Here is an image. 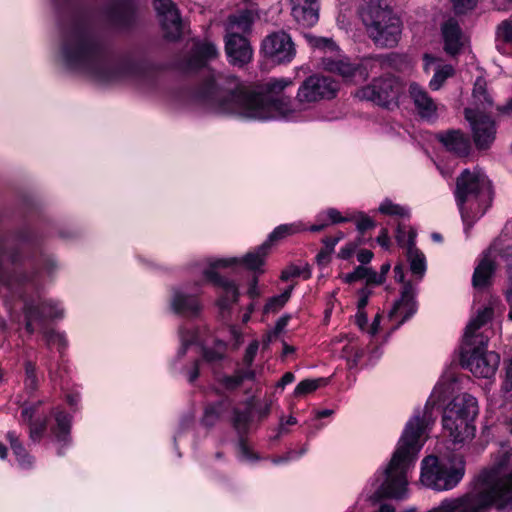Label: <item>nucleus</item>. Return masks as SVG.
I'll list each match as a JSON object with an SVG mask.
<instances>
[{"label":"nucleus","mask_w":512,"mask_h":512,"mask_svg":"<svg viewBox=\"0 0 512 512\" xmlns=\"http://www.w3.org/2000/svg\"><path fill=\"white\" fill-rule=\"evenodd\" d=\"M51 1L59 23L60 55L68 70L85 72L102 83L126 77L145 79L158 70L155 63L130 56H124L117 65H112L105 45L94 34L86 11L76 0Z\"/></svg>","instance_id":"nucleus-1"},{"label":"nucleus","mask_w":512,"mask_h":512,"mask_svg":"<svg viewBox=\"0 0 512 512\" xmlns=\"http://www.w3.org/2000/svg\"><path fill=\"white\" fill-rule=\"evenodd\" d=\"M196 96L219 114L245 120L277 119L291 111L284 99L272 98L239 82L226 87L213 77L204 80Z\"/></svg>","instance_id":"nucleus-2"},{"label":"nucleus","mask_w":512,"mask_h":512,"mask_svg":"<svg viewBox=\"0 0 512 512\" xmlns=\"http://www.w3.org/2000/svg\"><path fill=\"white\" fill-rule=\"evenodd\" d=\"M424 430V419L417 412L406 423L388 465L376 479L379 481L380 478H384L370 497L373 501L399 499L405 493L408 485L407 474L414 467L422 448L420 438Z\"/></svg>","instance_id":"nucleus-3"},{"label":"nucleus","mask_w":512,"mask_h":512,"mask_svg":"<svg viewBox=\"0 0 512 512\" xmlns=\"http://www.w3.org/2000/svg\"><path fill=\"white\" fill-rule=\"evenodd\" d=\"M44 236L31 226L0 232V275L4 274V260L20 272L32 277L40 273L52 274L57 269L56 259L43 251Z\"/></svg>","instance_id":"nucleus-4"},{"label":"nucleus","mask_w":512,"mask_h":512,"mask_svg":"<svg viewBox=\"0 0 512 512\" xmlns=\"http://www.w3.org/2000/svg\"><path fill=\"white\" fill-rule=\"evenodd\" d=\"M44 404V400L21 403L19 423L28 427L30 440L33 443H39L48 430L50 417H53L55 424L50 427V433L53 441L58 445L57 455L63 457L72 445L73 416L61 405L52 407L48 413L41 411Z\"/></svg>","instance_id":"nucleus-5"},{"label":"nucleus","mask_w":512,"mask_h":512,"mask_svg":"<svg viewBox=\"0 0 512 512\" xmlns=\"http://www.w3.org/2000/svg\"><path fill=\"white\" fill-rule=\"evenodd\" d=\"M511 455L503 453L490 468L481 470L466 492L487 512L493 506L498 511L512 510V471L500 476L510 463Z\"/></svg>","instance_id":"nucleus-6"},{"label":"nucleus","mask_w":512,"mask_h":512,"mask_svg":"<svg viewBox=\"0 0 512 512\" xmlns=\"http://www.w3.org/2000/svg\"><path fill=\"white\" fill-rule=\"evenodd\" d=\"M270 249L265 243H262L254 251L248 252L241 260L237 258L229 259H216L210 262L209 267L204 269L203 276L205 280L215 288L221 289V293L216 299V306L222 311H229L233 305L236 304L240 297V292L237 284L217 272L219 268H227L243 265L250 271L262 272V266L265 264Z\"/></svg>","instance_id":"nucleus-7"},{"label":"nucleus","mask_w":512,"mask_h":512,"mask_svg":"<svg viewBox=\"0 0 512 512\" xmlns=\"http://www.w3.org/2000/svg\"><path fill=\"white\" fill-rule=\"evenodd\" d=\"M358 14L369 38L377 47L397 46L402 33V21L388 0H361Z\"/></svg>","instance_id":"nucleus-8"},{"label":"nucleus","mask_w":512,"mask_h":512,"mask_svg":"<svg viewBox=\"0 0 512 512\" xmlns=\"http://www.w3.org/2000/svg\"><path fill=\"white\" fill-rule=\"evenodd\" d=\"M479 413L477 399L468 393L454 397L444 408L442 425L455 443H463L475 436V418Z\"/></svg>","instance_id":"nucleus-9"},{"label":"nucleus","mask_w":512,"mask_h":512,"mask_svg":"<svg viewBox=\"0 0 512 512\" xmlns=\"http://www.w3.org/2000/svg\"><path fill=\"white\" fill-rule=\"evenodd\" d=\"M465 475V462L457 465L448 463L435 455L426 456L421 463L422 484L435 491H448L455 488Z\"/></svg>","instance_id":"nucleus-10"},{"label":"nucleus","mask_w":512,"mask_h":512,"mask_svg":"<svg viewBox=\"0 0 512 512\" xmlns=\"http://www.w3.org/2000/svg\"><path fill=\"white\" fill-rule=\"evenodd\" d=\"M488 342V337L479 335L476 341H470L471 344L462 343L460 364L476 377L490 378L498 369L500 355L487 350Z\"/></svg>","instance_id":"nucleus-11"},{"label":"nucleus","mask_w":512,"mask_h":512,"mask_svg":"<svg viewBox=\"0 0 512 512\" xmlns=\"http://www.w3.org/2000/svg\"><path fill=\"white\" fill-rule=\"evenodd\" d=\"M403 91L404 86L400 78L387 74L373 79L370 84L362 87L357 96L379 107L392 110L399 106V97Z\"/></svg>","instance_id":"nucleus-12"},{"label":"nucleus","mask_w":512,"mask_h":512,"mask_svg":"<svg viewBox=\"0 0 512 512\" xmlns=\"http://www.w3.org/2000/svg\"><path fill=\"white\" fill-rule=\"evenodd\" d=\"M260 54L272 64H288L294 59L296 48L290 34L284 30H279L263 38Z\"/></svg>","instance_id":"nucleus-13"},{"label":"nucleus","mask_w":512,"mask_h":512,"mask_svg":"<svg viewBox=\"0 0 512 512\" xmlns=\"http://www.w3.org/2000/svg\"><path fill=\"white\" fill-rule=\"evenodd\" d=\"M338 90L339 83L332 76L313 74L301 83L296 98L301 103H312L332 99Z\"/></svg>","instance_id":"nucleus-14"},{"label":"nucleus","mask_w":512,"mask_h":512,"mask_svg":"<svg viewBox=\"0 0 512 512\" xmlns=\"http://www.w3.org/2000/svg\"><path fill=\"white\" fill-rule=\"evenodd\" d=\"M105 16L114 29L130 32L139 24V0H112Z\"/></svg>","instance_id":"nucleus-15"},{"label":"nucleus","mask_w":512,"mask_h":512,"mask_svg":"<svg viewBox=\"0 0 512 512\" xmlns=\"http://www.w3.org/2000/svg\"><path fill=\"white\" fill-rule=\"evenodd\" d=\"M465 119L470 123L475 146L479 150L490 148L495 140L496 124L488 114L466 108Z\"/></svg>","instance_id":"nucleus-16"},{"label":"nucleus","mask_w":512,"mask_h":512,"mask_svg":"<svg viewBox=\"0 0 512 512\" xmlns=\"http://www.w3.org/2000/svg\"><path fill=\"white\" fill-rule=\"evenodd\" d=\"M488 186L489 181L484 175L464 169L456 178L454 196L457 206L466 204L469 199L477 200Z\"/></svg>","instance_id":"nucleus-17"},{"label":"nucleus","mask_w":512,"mask_h":512,"mask_svg":"<svg viewBox=\"0 0 512 512\" xmlns=\"http://www.w3.org/2000/svg\"><path fill=\"white\" fill-rule=\"evenodd\" d=\"M224 42L225 54L230 65L242 68L251 62L253 49L247 37L239 33H227Z\"/></svg>","instance_id":"nucleus-18"},{"label":"nucleus","mask_w":512,"mask_h":512,"mask_svg":"<svg viewBox=\"0 0 512 512\" xmlns=\"http://www.w3.org/2000/svg\"><path fill=\"white\" fill-rule=\"evenodd\" d=\"M436 139L450 153L459 158L467 157L471 151V141L460 129H449L437 133Z\"/></svg>","instance_id":"nucleus-19"},{"label":"nucleus","mask_w":512,"mask_h":512,"mask_svg":"<svg viewBox=\"0 0 512 512\" xmlns=\"http://www.w3.org/2000/svg\"><path fill=\"white\" fill-rule=\"evenodd\" d=\"M218 49L212 42H202L194 46L190 56L184 61L183 68L187 72H198L218 56Z\"/></svg>","instance_id":"nucleus-20"},{"label":"nucleus","mask_w":512,"mask_h":512,"mask_svg":"<svg viewBox=\"0 0 512 512\" xmlns=\"http://www.w3.org/2000/svg\"><path fill=\"white\" fill-rule=\"evenodd\" d=\"M441 35L443 39V49L450 56L458 55L463 46V31L458 21L450 17L441 25Z\"/></svg>","instance_id":"nucleus-21"},{"label":"nucleus","mask_w":512,"mask_h":512,"mask_svg":"<svg viewBox=\"0 0 512 512\" xmlns=\"http://www.w3.org/2000/svg\"><path fill=\"white\" fill-rule=\"evenodd\" d=\"M497 270V263L490 254L483 253L478 260L472 275V286L475 290L484 291L492 286L493 278Z\"/></svg>","instance_id":"nucleus-22"},{"label":"nucleus","mask_w":512,"mask_h":512,"mask_svg":"<svg viewBox=\"0 0 512 512\" xmlns=\"http://www.w3.org/2000/svg\"><path fill=\"white\" fill-rule=\"evenodd\" d=\"M171 308L177 315L197 317L202 311V304L197 294L175 290L171 300Z\"/></svg>","instance_id":"nucleus-23"},{"label":"nucleus","mask_w":512,"mask_h":512,"mask_svg":"<svg viewBox=\"0 0 512 512\" xmlns=\"http://www.w3.org/2000/svg\"><path fill=\"white\" fill-rule=\"evenodd\" d=\"M26 303L30 307H34L38 309L39 315V329L42 332L44 329L48 328V322L50 320L61 319L63 318V309L58 306V303L51 299H38L36 300H27Z\"/></svg>","instance_id":"nucleus-24"},{"label":"nucleus","mask_w":512,"mask_h":512,"mask_svg":"<svg viewBox=\"0 0 512 512\" xmlns=\"http://www.w3.org/2000/svg\"><path fill=\"white\" fill-rule=\"evenodd\" d=\"M402 307L406 308V311L400 321V324H403L411 317H413L418 309V304L415 299V290L413 284L410 281L404 283L401 290V297L393 304L389 316H395Z\"/></svg>","instance_id":"nucleus-25"},{"label":"nucleus","mask_w":512,"mask_h":512,"mask_svg":"<svg viewBox=\"0 0 512 512\" xmlns=\"http://www.w3.org/2000/svg\"><path fill=\"white\" fill-rule=\"evenodd\" d=\"M409 94L421 118L429 119L436 115L437 106L434 100L418 83L412 82L410 84Z\"/></svg>","instance_id":"nucleus-26"},{"label":"nucleus","mask_w":512,"mask_h":512,"mask_svg":"<svg viewBox=\"0 0 512 512\" xmlns=\"http://www.w3.org/2000/svg\"><path fill=\"white\" fill-rule=\"evenodd\" d=\"M6 440L10 444V448L18 467L23 470L32 469L35 464V457L27 451L16 431H8L6 434Z\"/></svg>","instance_id":"nucleus-27"},{"label":"nucleus","mask_w":512,"mask_h":512,"mask_svg":"<svg viewBox=\"0 0 512 512\" xmlns=\"http://www.w3.org/2000/svg\"><path fill=\"white\" fill-rule=\"evenodd\" d=\"M255 409L254 398H250L245 402V408L233 409L232 427L238 436H247L249 433L250 425L253 421V411Z\"/></svg>","instance_id":"nucleus-28"},{"label":"nucleus","mask_w":512,"mask_h":512,"mask_svg":"<svg viewBox=\"0 0 512 512\" xmlns=\"http://www.w3.org/2000/svg\"><path fill=\"white\" fill-rule=\"evenodd\" d=\"M216 393L222 396L221 399L208 403L201 419L202 425L207 428L213 427L231 405V400L227 395H222L219 389H216Z\"/></svg>","instance_id":"nucleus-29"},{"label":"nucleus","mask_w":512,"mask_h":512,"mask_svg":"<svg viewBox=\"0 0 512 512\" xmlns=\"http://www.w3.org/2000/svg\"><path fill=\"white\" fill-rule=\"evenodd\" d=\"M327 70L343 77L346 81H353L356 76L360 78L368 75L366 68L348 60H330L326 64Z\"/></svg>","instance_id":"nucleus-30"},{"label":"nucleus","mask_w":512,"mask_h":512,"mask_svg":"<svg viewBox=\"0 0 512 512\" xmlns=\"http://www.w3.org/2000/svg\"><path fill=\"white\" fill-rule=\"evenodd\" d=\"M494 309L490 306L478 310L477 315L472 318L465 328L463 336L464 343L471 344L470 341H476L481 333H476L481 327L486 325L493 317Z\"/></svg>","instance_id":"nucleus-31"},{"label":"nucleus","mask_w":512,"mask_h":512,"mask_svg":"<svg viewBox=\"0 0 512 512\" xmlns=\"http://www.w3.org/2000/svg\"><path fill=\"white\" fill-rule=\"evenodd\" d=\"M160 24L166 40L177 41L181 38L182 20L179 10L160 17Z\"/></svg>","instance_id":"nucleus-32"},{"label":"nucleus","mask_w":512,"mask_h":512,"mask_svg":"<svg viewBox=\"0 0 512 512\" xmlns=\"http://www.w3.org/2000/svg\"><path fill=\"white\" fill-rule=\"evenodd\" d=\"M304 230H306V228L300 222L280 224L273 229L264 243L271 249L272 245Z\"/></svg>","instance_id":"nucleus-33"},{"label":"nucleus","mask_w":512,"mask_h":512,"mask_svg":"<svg viewBox=\"0 0 512 512\" xmlns=\"http://www.w3.org/2000/svg\"><path fill=\"white\" fill-rule=\"evenodd\" d=\"M294 18L305 27H313L319 21V4L294 5L292 8Z\"/></svg>","instance_id":"nucleus-34"},{"label":"nucleus","mask_w":512,"mask_h":512,"mask_svg":"<svg viewBox=\"0 0 512 512\" xmlns=\"http://www.w3.org/2000/svg\"><path fill=\"white\" fill-rule=\"evenodd\" d=\"M24 366V385L25 389L30 395H33L39 389L38 368L35 361L26 359L23 363Z\"/></svg>","instance_id":"nucleus-35"},{"label":"nucleus","mask_w":512,"mask_h":512,"mask_svg":"<svg viewBox=\"0 0 512 512\" xmlns=\"http://www.w3.org/2000/svg\"><path fill=\"white\" fill-rule=\"evenodd\" d=\"M227 343L221 339L214 340V347H202V358L205 362L209 364H214L216 362H220L224 360L226 356Z\"/></svg>","instance_id":"nucleus-36"},{"label":"nucleus","mask_w":512,"mask_h":512,"mask_svg":"<svg viewBox=\"0 0 512 512\" xmlns=\"http://www.w3.org/2000/svg\"><path fill=\"white\" fill-rule=\"evenodd\" d=\"M329 383L328 378L319 377L315 379H304L300 381L294 389V396L301 397L316 391L322 386H326Z\"/></svg>","instance_id":"nucleus-37"},{"label":"nucleus","mask_w":512,"mask_h":512,"mask_svg":"<svg viewBox=\"0 0 512 512\" xmlns=\"http://www.w3.org/2000/svg\"><path fill=\"white\" fill-rule=\"evenodd\" d=\"M229 23L244 33L250 32L254 23V13L249 9L241 10L237 14L229 16Z\"/></svg>","instance_id":"nucleus-38"},{"label":"nucleus","mask_w":512,"mask_h":512,"mask_svg":"<svg viewBox=\"0 0 512 512\" xmlns=\"http://www.w3.org/2000/svg\"><path fill=\"white\" fill-rule=\"evenodd\" d=\"M408 259L412 274L422 278L427 269L425 255L420 250L415 249L411 253L408 252Z\"/></svg>","instance_id":"nucleus-39"},{"label":"nucleus","mask_w":512,"mask_h":512,"mask_svg":"<svg viewBox=\"0 0 512 512\" xmlns=\"http://www.w3.org/2000/svg\"><path fill=\"white\" fill-rule=\"evenodd\" d=\"M321 242L323 247L318 251L315 259L319 266H327L331 262V255L337 245V239H330L328 236H325Z\"/></svg>","instance_id":"nucleus-40"},{"label":"nucleus","mask_w":512,"mask_h":512,"mask_svg":"<svg viewBox=\"0 0 512 512\" xmlns=\"http://www.w3.org/2000/svg\"><path fill=\"white\" fill-rule=\"evenodd\" d=\"M376 62L379 63L382 69H394L400 70L404 57L401 54L391 52L388 54H379L373 58Z\"/></svg>","instance_id":"nucleus-41"},{"label":"nucleus","mask_w":512,"mask_h":512,"mask_svg":"<svg viewBox=\"0 0 512 512\" xmlns=\"http://www.w3.org/2000/svg\"><path fill=\"white\" fill-rule=\"evenodd\" d=\"M311 276L312 271L308 264L304 267L290 264L281 272L280 279L285 282L296 277H302L304 280H309Z\"/></svg>","instance_id":"nucleus-42"},{"label":"nucleus","mask_w":512,"mask_h":512,"mask_svg":"<svg viewBox=\"0 0 512 512\" xmlns=\"http://www.w3.org/2000/svg\"><path fill=\"white\" fill-rule=\"evenodd\" d=\"M473 97L484 105V108H491L493 106V99L487 91L485 80L482 78H477L474 84Z\"/></svg>","instance_id":"nucleus-43"},{"label":"nucleus","mask_w":512,"mask_h":512,"mask_svg":"<svg viewBox=\"0 0 512 512\" xmlns=\"http://www.w3.org/2000/svg\"><path fill=\"white\" fill-rule=\"evenodd\" d=\"M453 74L454 69L451 65L448 64L436 69L434 75L432 76L429 82V87L434 91L439 90L445 83V81L449 77L453 76Z\"/></svg>","instance_id":"nucleus-44"},{"label":"nucleus","mask_w":512,"mask_h":512,"mask_svg":"<svg viewBox=\"0 0 512 512\" xmlns=\"http://www.w3.org/2000/svg\"><path fill=\"white\" fill-rule=\"evenodd\" d=\"M41 333L48 345L57 344V348L60 353H63L67 348L68 340L64 333L57 332L52 328L44 329Z\"/></svg>","instance_id":"nucleus-45"},{"label":"nucleus","mask_w":512,"mask_h":512,"mask_svg":"<svg viewBox=\"0 0 512 512\" xmlns=\"http://www.w3.org/2000/svg\"><path fill=\"white\" fill-rule=\"evenodd\" d=\"M378 211L383 215L398 216L409 218V211L399 204L393 203L390 199H385L379 206Z\"/></svg>","instance_id":"nucleus-46"},{"label":"nucleus","mask_w":512,"mask_h":512,"mask_svg":"<svg viewBox=\"0 0 512 512\" xmlns=\"http://www.w3.org/2000/svg\"><path fill=\"white\" fill-rule=\"evenodd\" d=\"M217 383L226 391L232 392L242 386V379L235 370L233 375H220L216 377Z\"/></svg>","instance_id":"nucleus-47"},{"label":"nucleus","mask_w":512,"mask_h":512,"mask_svg":"<svg viewBox=\"0 0 512 512\" xmlns=\"http://www.w3.org/2000/svg\"><path fill=\"white\" fill-rule=\"evenodd\" d=\"M23 313L25 318V331L29 335H32L35 333L34 323H36L39 326L40 318L38 315V309L28 306V304L25 302L23 307Z\"/></svg>","instance_id":"nucleus-48"},{"label":"nucleus","mask_w":512,"mask_h":512,"mask_svg":"<svg viewBox=\"0 0 512 512\" xmlns=\"http://www.w3.org/2000/svg\"><path fill=\"white\" fill-rule=\"evenodd\" d=\"M496 37L500 41L512 45V21L510 19L503 20L497 26Z\"/></svg>","instance_id":"nucleus-49"},{"label":"nucleus","mask_w":512,"mask_h":512,"mask_svg":"<svg viewBox=\"0 0 512 512\" xmlns=\"http://www.w3.org/2000/svg\"><path fill=\"white\" fill-rule=\"evenodd\" d=\"M328 221L330 224H338L348 222L350 219L344 217L336 208H329L325 212L318 214V221Z\"/></svg>","instance_id":"nucleus-50"},{"label":"nucleus","mask_w":512,"mask_h":512,"mask_svg":"<svg viewBox=\"0 0 512 512\" xmlns=\"http://www.w3.org/2000/svg\"><path fill=\"white\" fill-rule=\"evenodd\" d=\"M369 267H366L364 265H358L354 268V270L350 273H347L343 277V282L346 284H353L360 280H365L368 276Z\"/></svg>","instance_id":"nucleus-51"},{"label":"nucleus","mask_w":512,"mask_h":512,"mask_svg":"<svg viewBox=\"0 0 512 512\" xmlns=\"http://www.w3.org/2000/svg\"><path fill=\"white\" fill-rule=\"evenodd\" d=\"M153 6L159 17L179 10L172 0H153Z\"/></svg>","instance_id":"nucleus-52"},{"label":"nucleus","mask_w":512,"mask_h":512,"mask_svg":"<svg viewBox=\"0 0 512 512\" xmlns=\"http://www.w3.org/2000/svg\"><path fill=\"white\" fill-rule=\"evenodd\" d=\"M238 446L241 456L246 460L255 462L260 459V456L249 447L247 436H238Z\"/></svg>","instance_id":"nucleus-53"},{"label":"nucleus","mask_w":512,"mask_h":512,"mask_svg":"<svg viewBox=\"0 0 512 512\" xmlns=\"http://www.w3.org/2000/svg\"><path fill=\"white\" fill-rule=\"evenodd\" d=\"M451 3L456 15H465L477 6L478 0H451Z\"/></svg>","instance_id":"nucleus-54"},{"label":"nucleus","mask_w":512,"mask_h":512,"mask_svg":"<svg viewBox=\"0 0 512 512\" xmlns=\"http://www.w3.org/2000/svg\"><path fill=\"white\" fill-rule=\"evenodd\" d=\"M291 84L292 80L288 78H272L267 82L266 88L269 93L279 94Z\"/></svg>","instance_id":"nucleus-55"},{"label":"nucleus","mask_w":512,"mask_h":512,"mask_svg":"<svg viewBox=\"0 0 512 512\" xmlns=\"http://www.w3.org/2000/svg\"><path fill=\"white\" fill-rule=\"evenodd\" d=\"M376 227V222L364 212H359L356 221V228L359 234H365L366 231Z\"/></svg>","instance_id":"nucleus-56"},{"label":"nucleus","mask_w":512,"mask_h":512,"mask_svg":"<svg viewBox=\"0 0 512 512\" xmlns=\"http://www.w3.org/2000/svg\"><path fill=\"white\" fill-rule=\"evenodd\" d=\"M258 348H259V344L256 340L249 343V345L245 349V353L243 356L244 365H246L247 367H250L253 364L256 354H257V351H258Z\"/></svg>","instance_id":"nucleus-57"},{"label":"nucleus","mask_w":512,"mask_h":512,"mask_svg":"<svg viewBox=\"0 0 512 512\" xmlns=\"http://www.w3.org/2000/svg\"><path fill=\"white\" fill-rule=\"evenodd\" d=\"M372 293V290H370L367 287H362L357 291V311H365V308L368 305L369 298L371 297Z\"/></svg>","instance_id":"nucleus-58"},{"label":"nucleus","mask_w":512,"mask_h":512,"mask_svg":"<svg viewBox=\"0 0 512 512\" xmlns=\"http://www.w3.org/2000/svg\"><path fill=\"white\" fill-rule=\"evenodd\" d=\"M461 215V219L463 221V224L465 226L464 230L466 233H468L469 228L474 224L475 217L472 214L471 211L468 210L466 207V204H463L462 206H457Z\"/></svg>","instance_id":"nucleus-59"},{"label":"nucleus","mask_w":512,"mask_h":512,"mask_svg":"<svg viewBox=\"0 0 512 512\" xmlns=\"http://www.w3.org/2000/svg\"><path fill=\"white\" fill-rule=\"evenodd\" d=\"M285 306V303L280 299L278 298V296H272L270 297L265 306H264V313H276L278 312L279 310H281L283 307Z\"/></svg>","instance_id":"nucleus-60"},{"label":"nucleus","mask_w":512,"mask_h":512,"mask_svg":"<svg viewBox=\"0 0 512 512\" xmlns=\"http://www.w3.org/2000/svg\"><path fill=\"white\" fill-rule=\"evenodd\" d=\"M24 213L27 218H32L33 216H40L41 211L37 203H35L31 199H25L23 201Z\"/></svg>","instance_id":"nucleus-61"},{"label":"nucleus","mask_w":512,"mask_h":512,"mask_svg":"<svg viewBox=\"0 0 512 512\" xmlns=\"http://www.w3.org/2000/svg\"><path fill=\"white\" fill-rule=\"evenodd\" d=\"M366 285L365 287H373V286H380L384 284V279L379 276V273H377L373 268L369 267L368 276L366 277Z\"/></svg>","instance_id":"nucleus-62"},{"label":"nucleus","mask_w":512,"mask_h":512,"mask_svg":"<svg viewBox=\"0 0 512 512\" xmlns=\"http://www.w3.org/2000/svg\"><path fill=\"white\" fill-rule=\"evenodd\" d=\"M501 391L504 394L512 392V359L509 361L506 367V376L505 380L502 383Z\"/></svg>","instance_id":"nucleus-63"},{"label":"nucleus","mask_w":512,"mask_h":512,"mask_svg":"<svg viewBox=\"0 0 512 512\" xmlns=\"http://www.w3.org/2000/svg\"><path fill=\"white\" fill-rule=\"evenodd\" d=\"M356 250V245L352 242H348L340 248L337 256L342 260H349Z\"/></svg>","instance_id":"nucleus-64"}]
</instances>
